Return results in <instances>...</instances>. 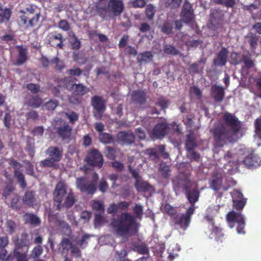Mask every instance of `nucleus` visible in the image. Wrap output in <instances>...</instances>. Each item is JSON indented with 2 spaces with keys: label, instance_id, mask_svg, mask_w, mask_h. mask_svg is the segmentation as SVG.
Here are the masks:
<instances>
[{
  "label": "nucleus",
  "instance_id": "obj_11",
  "mask_svg": "<svg viewBox=\"0 0 261 261\" xmlns=\"http://www.w3.org/2000/svg\"><path fill=\"white\" fill-rule=\"evenodd\" d=\"M49 159L41 162L43 166L54 167L55 162H58L61 159V152L57 147H51L47 150Z\"/></svg>",
  "mask_w": 261,
  "mask_h": 261
},
{
  "label": "nucleus",
  "instance_id": "obj_8",
  "mask_svg": "<svg viewBox=\"0 0 261 261\" xmlns=\"http://www.w3.org/2000/svg\"><path fill=\"white\" fill-rule=\"evenodd\" d=\"M227 220L230 228L234 226V224L237 223V230L239 234H243L245 233V219L244 216L240 213L231 212L227 215Z\"/></svg>",
  "mask_w": 261,
  "mask_h": 261
},
{
  "label": "nucleus",
  "instance_id": "obj_1",
  "mask_svg": "<svg viewBox=\"0 0 261 261\" xmlns=\"http://www.w3.org/2000/svg\"><path fill=\"white\" fill-rule=\"evenodd\" d=\"M223 120V122L218 123L213 130L215 144L217 147L223 146L227 141H235L241 128L240 121L230 113H224Z\"/></svg>",
  "mask_w": 261,
  "mask_h": 261
},
{
  "label": "nucleus",
  "instance_id": "obj_7",
  "mask_svg": "<svg viewBox=\"0 0 261 261\" xmlns=\"http://www.w3.org/2000/svg\"><path fill=\"white\" fill-rule=\"evenodd\" d=\"M27 236L24 234L20 241L18 240L15 242L16 248L13 254L17 261H28L27 253L29 250L30 241L27 239Z\"/></svg>",
  "mask_w": 261,
  "mask_h": 261
},
{
  "label": "nucleus",
  "instance_id": "obj_29",
  "mask_svg": "<svg viewBox=\"0 0 261 261\" xmlns=\"http://www.w3.org/2000/svg\"><path fill=\"white\" fill-rule=\"evenodd\" d=\"M106 155L108 159L113 160L116 158L120 156L121 155V153L118 149L110 147H107Z\"/></svg>",
  "mask_w": 261,
  "mask_h": 261
},
{
  "label": "nucleus",
  "instance_id": "obj_19",
  "mask_svg": "<svg viewBox=\"0 0 261 261\" xmlns=\"http://www.w3.org/2000/svg\"><path fill=\"white\" fill-rule=\"evenodd\" d=\"M129 170L131 171L133 176L135 178L136 181V187L139 191H149L151 187L149 184L144 181H142L140 177L139 176L138 172L133 170L132 171L131 168L129 167Z\"/></svg>",
  "mask_w": 261,
  "mask_h": 261
},
{
  "label": "nucleus",
  "instance_id": "obj_3",
  "mask_svg": "<svg viewBox=\"0 0 261 261\" xmlns=\"http://www.w3.org/2000/svg\"><path fill=\"white\" fill-rule=\"evenodd\" d=\"M111 225L120 235L135 232L137 228L135 218L128 213H122L118 220H114L111 222Z\"/></svg>",
  "mask_w": 261,
  "mask_h": 261
},
{
  "label": "nucleus",
  "instance_id": "obj_39",
  "mask_svg": "<svg viewBox=\"0 0 261 261\" xmlns=\"http://www.w3.org/2000/svg\"><path fill=\"white\" fill-rule=\"evenodd\" d=\"M160 171L162 175L165 177H167L170 175V167L165 163H162L160 165Z\"/></svg>",
  "mask_w": 261,
  "mask_h": 261
},
{
  "label": "nucleus",
  "instance_id": "obj_60",
  "mask_svg": "<svg viewBox=\"0 0 261 261\" xmlns=\"http://www.w3.org/2000/svg\"><path fill=\"white\" fill-rule=\"evenodd\" d=\"M51 62L56 64V68L58 70H61L64 67V65L62 61H60L58 58H55L52 60Z\"/></svg>",
  "mask_w": 261,
  "mask_h": 261
},
{
  "label": "nucleus",
  "instance_id": "obj_61",
  "mask_svg": "<svg viewBox=\"0 0 261 261\" xmlns=\"http://www.w3.org/2000/svg\"><path fill=\"white\" fill-rule=\"evenodd\" d=\"M181 0H167V4L173 8L178 7L180 3Z\"/></svg>",
  "mask_w": 261,
  "mask_h": 261
},
{
  "label": "nucleus",
  "instance_id": "obj_51",
  "mask_svg": "<svg viewBox=\"0 0 261 261\" xmlns=\"http://www.w3.org/2000/svg\"><path fill=\"white\" fill-rule=\"evenodd\" d=\"M43 251L41 246H38L34 248L32 252V255L34 258L40 256Z\"/></svg>",
  "mask_w": 261,
  "mask_h": 261
},
{
  "label": "nucleus",
  "instance_id": "obj_2",
  "mask_svg": "<svg viewBox=\"0 0 261 261\" xmlns=\"http://www.w3.org/2000/svg\"><path fill=\"white\" fill-rule=\"evenodd\" d=\"M54 196L55 201L58 203L57 205L58 209H60L61 206L70 207L75 201V198L71 190L63 181L57 184Z\"/></svg>",
  "mask_w": 261,
  "mask_h": 261
},
{
  "label": "nucleus",
  "instance_id": "obj_59",
  "mask_svg": "<svg viewBox=\"0 0 261 261\" xmlns=\"http://www.w3.org/2000/svg\"><path fill=\"white\" fill-rule=\"evenodd\" d=\"M231 59L232 60V63L234 64H238L241 62V59L237 53H232L230 55Z\"/></svg>",
  "mask_w": 261,
  "mask_h": 261
},
{
  "label": "nucleus",
  "instance_id": "obj_63",
  "mask_svg": "<svg viewBox=\"0 0 261 261\" xmlns=\"http://www.w3.org/2000/svg\"><path fill=\"white\" fill-rule=\"evenodd\" d=\"M103 213H96L95 215V224L96 225H100L102 222L103 219L102 214Z\"/></svg>",
  "mask_w": 261,
  "mask_h": 261
},
{
  "label": "nucleus",
  "instance_id": "obj_40",
  "mask_svg": "<svg viewBox=\"0 0 261 261\" xmlns=\"http://www.w3.org/2000/svg\"><path fill=\"white\" fill-rule=\"evenodd\" d=\"M57 224L59 226L63 229V232L69 236L71 233V230L69 228V225L64 221H58Z\"/></svg>",
  "mask_w": 261,
  "mask_h": 261
},
{
  "label": "nucleus",
  "instance_id": "obj_20",
  "mask_svg": "<svg viewBox=\"0 0 261 261\" xmlns=\"http://www.w3.org/2000/svg\"><path fill=\"white\" fill-rule=\"evenodd\" d=\"M233 204L237 209L243 208L246 202L242 194L237 190H234L231 193Z\"/></svg>",
  "mask_w": 261,
  "mask_h": 261
},
{
  "label": "nucleus",
  "instance_id": "obj_49",
  "mask_svg": "<svg viewBox=\"0 0 261 261\" xmlns=\"http://www.w3.org/2000/svg\"><path fill=\"white\" fill-rule=\"evenodd\" d=\"M146 153L149 155L150 158L152 160H156L158 158L157 149L155 148L147 149Z\"/></svg>",
  "mask_w": 261,
  "mask_h": 261
},
{
  "label": "nucleus",
  "instance_id": "obj_46",
  "mask_svg": "<svg viewBox=\"0 0 261 261\" xmlns=\"http://www.w3.org/2000/svg\"><path fill=\"white\" fill-rule=\"evenodd\" d=\"M42 99L38 97H33L29 102V105L31 107L38 108L42 103Z\"/></svg>",
  "mask_w": 261,
  "mask_h": 261
},
{
  "label": "nucleus",
  "instance_id": "obj_34",
  "mask_svg": "<svg viewBox=\"0 0 261 261\" xmlns=\"http://www.w3.org/2000/svg\"><path fill=\"white\" fill-rule=\"evenodd\" d=\"M91 204L93 209L96 211L97 213H104V207L102 202L100 201L93 200L91 202Z\"/></svg>",
  "mask_w": 261,
  "mask_h": 261
},
{
  "label": "nucleus",
  "instance_id": "obj_58",
  "mask_svg": "<svg viewBox=\"0 0 261 261\" xmlns=\"http://www.w3.org/2000/svg\"><path fill=\"white\" fill-rule=\"evenodd\" d=\"M190 94L193 96H196L199 98L201 96V92L200 90L195 87H192L190 89Z\"/></svg>",
  "mask_w": 261,
  "mask_h": 261
},
{
  "label": "nucleus",
  "instance_id": "obj_10",
  "mask_svg": "<svg viewBox=\"0 0 261 261\" xmlns=\"http://www.w3.org/2000/svg\"><path fill=\"white\" fill-rule=\"evenodd\" d=\"M35 12V9L32 6L28 7L25 12H24V15L21 16V23L23 25H25L26 28L33 27L36 25L40 15L39 13H37L33 17L29 16V14H33Z\"/></svg>",
  "mask_w": 261,
  "mask_h": 261
},
{
  "label": "nucleus",
  "instance_id": "obj_30",
  "mask_svg": "<svg viewBox=\"0 0 261 261\" xmlns=\"http://www.w3.org/2000/svg\"><path fill=\"white\" fill-rule=\"evenodd\" d=\"M11 16V10L7 8H3L0 4V22L8 21Z\"/></svg>",
  "mask_w": 261,
  "mask_h": 261
},
{
  "label": "nucleus",
  "instance_id": "obj_17",
  "mask_svg": "<svg viewBox=\"0 0 261 261\" xmlns=\"http://www.w3.org/2000/svg\"><path fill=\"white\" fill-rule=\"evenodd\" d=\"M222 172L221 169H217L214 171L212 177L210 180L211 188L215 191L219 190L222 185Z\"/></svg>",
  "mask_w": 261,
  "mask_h": 261
},
{
  "label": "nucleus",
  "instance_id": "obj_16",
  "mask_svg": "<svg viewBox=\"0 0 261 261\" xmlns=\"http://www.w3.org/2000/svg\"><path fill=\"white\" fill-rule=\"evenodd\" d=\"M167 125L166 122L163 121L161 123H158L152 130H148V133L152 139H160L164 136L167 133Z\"/></svg>",
  "mask_w": 261,
  "mask_h": 261
},
{
  "label": "nucleus",
  "instance_id": "obj_50",
  "mask_svg": "<svg viewBox=\"0 0 261 261\" xmlns=\"http://www.w3.org/2000/svg\"><path fill=\"white\" fill-rule=\"evenodd\" d=\"M65 115L70 120V122L73 123L77 121L79 118V115L74 112L66 113Z\"/></svg>",
  "mask_w": 261,
  "mask_h": 261
},
{
  "label": "nucleus",
  "instance_id": "obj_45",
  "mask_svg": "<svg viewBox=\"0 0 261 261\" xmlns=\"http://www.w3.org/2000/svg\"><path fill=\"white\" fill-rule=\"evenodd\" d=\"M231 158L233 159V162H232V164H233V165L232 166V168L234 167H237L239 164V162L238 160L236 161H234V159L236 158L235 155L231 154L230 152H228L224 156V159L226 161H227L229 162V163H230V164L231 162V161H230V159Z\"/></svg>",
  "mask_w": 261,
  "mask_h": 261
},
{
  "label": "nucleus",
  "instance_id": "obj_33",
  "mask_svg": "<svg viewBox=\"0 0 261 261\" xmlns=\"http://www.w3.org/2000/svg\"><path fill=\"white\" fill-rule=\"evenodd\" d=\"M99 139L100 141L104 144H111L114 142V138L107 133H100Z\"/></svg>",
  "mask_w": 261,
  "mask_h": 261
},
{
  "label": "nucleus",
  "instance_id": "obj_38",
  "mask_svg": "<svg viewBox=\"0 0 261 261\" xmlns=\"http://www.w3.org/2000/svg\"><path fill=\"white\" fill-rule=\"evenodd\" d=\"M132 246L133 247V249L140 254H145L148 252V248L143 244H141L140 245H136L133 244Z\"/></svg>",
  "mask_w": 261,
  "mask_h": 261
},
{
  "label": "nucleus",
  "instance_id": "obj_25",
  "mask_svg": "<svg viewBox=\"0 0 261 261\" xmlns=\"http://www.w3.org/2000/svg\"><path fill=\"white\" fill-rule=\"evenodd\" d=\"M227 57V51L226 49L222 48L218 54V57L214 60L216 65L223 66L225 64Z\"/></svg>",
  "mask_w": 261,
  "mask_h": 261
},
{
  "label": "nucleus",
  "instance_id": "obj_41",
  "mask_svg": "<svg viewBox=\"0 0 261 261\" xmlns=\"http://www.w3.org/2000/svg\"><path fill=\"white\" fill-rule=\"evenodd\" d=\"M137 218L141 219L143 215V207L140 204H136L133 209Z\"/></svg>",
  "mask_w": 261,
  "mask_h": 261
},
{
  "label": "nucleus",
  "instance_id": "obj_31",
  "mask_svg": "<svg viewBox=\"0 0 261 261\" xmlns=\"http://www.w3.org/2000/svg\"><path fill=\"white\" fill-rule=\"evenodd\" d=\"M90 237V236L89 234H83L81 238L79 237L76 239L74 243L80 246L81 248H84L86 247Z\"/></svg>",
  "mask_w": 261,
  "mask_h": 261
},
{
  "label": "nucleus",
  "instance_id": "obj_64",
  "mask_svg": "<svg viewBox=\"0 0 261 261\" xmlns=\"http://www.w3.org/2000/svg\"><path fill=\"white\" fill-rule=\"evenodd\" d=\"M27 88L33 93H37L39 91V87L37 85L34 84H29L27 85Z\"/></svg>",
  "mask_w": 261,
  "mask_h": 261
},
{
  "label": "nucleus",
  "instance_id": "obj_22",
  "mask_svg": "<svg viewBox=\"0 0 261 261\" xmlns=\"http://www.w3.org/2000/svg\"><path fill=\"white\" fill-rule=\"evenodd\" d=\"M117 139L119 141L122 142L125 144L132 143L135 139L134 136L130 133H126L125 132H121L119 133L117 136Z\"/></svg>",
  "mask_w": 261,
  "mask_h": 261
},
{
  "label": "nucleus",
  "instance_id": "obj_18",
  "mask_svg": "<svg viewBox=\"0 0 261 261\" xmlns=\"http://www.w3.org/2000/svg\"><path fill=\"white\" fill-rule=\"evenodd\" d=\"M181 17L183 21L189 23L194 18L193 10L191 5L187 2H185L181 13Z\"/></svg>",
  "mask_w": 261,
  "mask_h": 261
},
{
  "label": "nucleus",
  "instance_id": "obj_24",
  "mask_svg": "<svg viewBox=\"0 0 261 261\" xmlns=\"http://www.w3.org/2000/svg\"><path fill=\"white\" fill-rule=\"evenodd\" d=\"M34 196L33 192L28 191L23 198V202L29 206H33L35 205H37L38 203V200L35 198Z\"/></svg>",
  "mask_w": 261,
  "mask_h": 261
},
{
  "label": "nucleus",
  "instance_id": "obj_36",
  "mask_svg": "<svg viewBox=\"0 0 261 261\" xmlns=\"http://www.w3.org/2000/svg\"><path fill=\"white\" fill-rule=\"evenodd\" d=\"M24 218L27 222L32 224L37 225L40 223L39 219L33 214H27L24 216Z\"/></svg>",
  "mask_w": 261,
  "mask_h": 261
},
{
  "label": "nucleus",
  "instance_id": "obj_28",
  "mask_svg": "<svg viewBox=\"0 0 261 261\" xmlns=\"http://www.w3.org/2000/svg\"><path fill=\"white\" fill-rule=\"evenodd\" d=\"M161 210L164 212L167 213L170 215L172 217H174L175 223L177 224H178L180 226V225L176 222V218L177 217H180V216L177 215L175 216V214L176 212V210L174 208L172 207L170 205L168 204H163L161 207ZM182 215H181V216Z\"/></svg>",
  "mask_w": 261,
  "mask_h": 261
},
{
  "label": "nucleus",
  "instance_id": "obj_6",
  "mask_svg": "<svg viewBox=\"0 0 261 261\" xmlns=\"http://www.w3.org/2000/svg\"><path fill=\"white\" fill-rule=\"evenodd\" d=\"M123 9L124 5L122 0H110L108 5L105 6H101V4L98 6V13L102 17H105L110 12L115 16L120 15Z\"/></svg>",
  "mask_w": 261,
  "mask_h": 261
},
{
  "label": "nucleus",
  "instance_id": "obj_43",
  "mask_svg": "<svg viewBox=\"0 0 261 261\" xmlns=\"http://www.w3.org/2000/svg\"><path fill=\"white\" fill-rule=\"evenodd\" d=\"M154 7L152 5H148L146 8V14L148 19H152L155 13Z\"/></svg>",
  "mask_w": 261,
  "mask_h": 261
},
{
  "label": "nucleus",
  "instance_id": "obj_14",
  "mask_svg": "<svg viewBox=\"0 0 261 261\" xmlns=\"http://www.w3.org/2000/svg\"><path fill=\"white\" fill-rule=\"evenodd\" d=\"M86 161L90 166L101 167L103 164L102 155L96 150H91L86 158Z\"/></svg>",
  "mask_w": 261,
  "mask_h": 261
},
{
  "label": "nucleus",
  "instance_id": "obj_4",
  "mask_svg": "<svg viewBox=\"0 0 261 261\" xmlns=\"http://www.w3.org/2000/svg\"><path fill=\"white\" fill-rule=\"evenodd\" d=\"M187 195L191 205L187 209L185 214L176 218V222L179 224L180 227L184 230L189 226L190 223L191 217L194 213L195 207L194 203L198 200L199 193L197 190H194L188 192Z\"/></svg>",
  "mask_w": 261,
  "mask_h": 261
},
{
  "label": "nucleus",
  "instance_id": "obj_37",
  "mask_svg": "<svg viewBox=\"0 0 261 261\" xmlns=\"http://www.w3.org/2000/svg\"><path fill=\"white\" fill-rule=\"evenodd\" d=\"M127 252L125 249H122L120 251H116L115 255V261H129L124 257L126 256Z\"/></svg>",
  "mask_w": 261,
  "mask_h": 261
},
{
  "label": "nucleus",
  "instance_id": "obj_54",
  "mask_svg": "<svg viewBox=\"0 0 261 261\" xmlns=\"http://www.w3.org/2000/svg\"><path fill=\"white\" fill-rule=\"evenodd\" d=\"M243 162L244 164L248 167H251L252 166H256V164L251 157H246L244 160Z\"/></svg>",
  "mask_w": 261,
  "mask_h": 261
},
{
  "label": "nucleus",
  "instance_id": "obj_5",
  "mask_svg": "<svg viewBox=\"0 0 261 261\" xmlns=\"http://www.w3.org/2000/svg\"><path fill=\"white\" fill-rule=\"evenodd\" d=\"M219 208L220 206L219 205L210 206L207 209L204 218V220L210 224V229L212 231V233L210 234V238L211 239L214 238L216 240H218L222 236L221 229L214 226L213 221L214 217L218 213Z\"/></svg>",
  "mask_w": 261,
  "mask_h": 261
},
{
  "label": "nucleus",
  "instance_id": "obj_42",
  "mask_svg": "<svg viewBox=\"0 0 261 261\" xmlns=\"http://www.w3.org/2000/svg\"><path fill=\"white\" fill-rule=\"evenodd\" d=\"M134 98L140 103L144 101L145 98V94L142 91H135L134 94Z\"/></svg>",
  "mask_w": 261,
  "mask_h": 261
},
{
  "label": "nucleus",
  "instance_id": "obj_44",
  "mask_svg": "<svg viewBox=\"0 0 261 261\" xmlns=\"http://www.w3.org/2000/svg\"><path fill=\"white\" fill-rule=\"evenodd\" d=\"M16 228V224L11 221L8 220L6 224V230L10 234L12 233Z\"/></svg>",
  "mask_w": 261,
  "mask_h": 261
},
{
  "label": "nucleus",
  "instance_id": "obj_23",
  "mask_svg": "<svg viewBox=\"0 0 261 261\" xmlns=\"http://www.w3.org/2000/svg\"><path fill=\"white\" fill-rule=\"evenodd\" d=\"M212 94L216 100L220 101L224 97V89L219 86L214 85L212 88Z\"/></svg>",
  "mask_w": 261,
  "mask_h": 261
},
{
  "label": "nucleus",
  "instance_id": "obj_57",
  "mask_svg": "<svg viewBox=\"0 0 261 261\" xmlns=\"http://www.w3.org/2000/svg\"><path fill=\"white\" fill-rule=\"evenodd\" d=\"M172 29V25L169 23H165L162 28V31L166 34H170Z\"/></svg>",
  "mask_w": 261,
  "mask_h": 261
},
{
  "label": "nucleus",
  "instance_id": "obj_62",
  "mask_svg": "<svg viewBox=\"0 0 261 261\" xmlns=\"http://www.w3.org/2000/svg\"><path fill=\"white\" fill-rule=\"evenodd\" d=\"M136 135L141 140L145 139L146 135L145 132L140 128H138L136 130Z\"/></svg>",
  "mask_w": 261,
  "mask_h": 261
},
{
  "label": "nucleus",
  "instance_id": "obj_26",
  "mask_svg": "<svg viewBox=\"0 0 261 261\" xmlns=\"http://www.w3.org/2000/svg\"><path fill=\"white\" fill-rule=\"evenodd\" d=\"M17 48L18 55L15 64L19 65L22 64L27 60V53L25 48L22 46H17Z\"/></svg>",
  "mask_w": 261,
  "mask_h": 261
},
{
  "label": "nucleus",
  "instance_id": "obj_52",
  "mask_svg": "<svg viewBox=\"0 0 261 261\" xmlns=\"http://www.w3.org/2000/svg\"><path fill=\"white\" fill-rule=\"evenodd\" d=\"M164 50L165 53L168 54L176 55L178 53L176 49L171 45L165 46Z\"/></svg>",
  "mask_w": 261,
  "mask_h": 261
},
{
  "label": "nucleus",
  "instance_id": "obj_13",
  "mask_svg": "<svg viewBox=\"0 0 261 261\" xmlns=\"http://www.w3.org/2000/svg\"><path fill=\"white\" fill-rule=\"evenodd\" d=\"M73 242H71L67 239H64L59 244V250L62 254L67 252L69 249H71L72 254L75 257H80L81 256V251L75 245Z\"/></svg>",
  "mask_w": 261,
  "mask_h": 261
},
{
  "label": "nucleus",
  "instance_id": "obj_21",
  "mask_svg": "<svg viewBox=\"0 0 261 261\" xmlns=\"http://www.w3.org/2000/svg\"><path fill=\"white\" fill-rule=\"evenodd\" d=\"M11 165H13L15 169V176L17 178L18 183L22 188H24L26 186V184L24 181V175L22 174L21 172L17 170L21 167V165L19 163L12 161Z\"/></svg>",
  "mask_w": 261,
  "mask_h": 261
},
{
  "label": "nucleus",
  "instance_id": "obj_53",
  "mask_svg": "<svg viewBox=\"0 0 261 261\" xmlns=\"http://www.w3.org/2000/svg\"><path fill=\"white\" fill-rule=\"evenodd\" d=\"M146 4L144 0H135L131 2V4L134 8H142Z\"/></svg>",
  "mask_w": 261,
  "mask_h": 261
},
{
  "label": "nucleus",
  "instance_id": "obj_56",
  "mask_svg": "<svg viewBox=\"0 0 261 261\" xmlns=\"http://www.w3.org/2000/svg\"><path fill=\"white\" fill-rule=\"evenodd\" d=\"M57 106L58 102L56 100H50L46 103L45 107L48 110H53Z\"/></svg>",
  "mask_w": 261,
  "mask_h": 261
},
{
  "label": "nucleus",
  "instance_id": "obj_15",
  "mask_svg": "<svg viewBox=\"0 0 261 261\" xmlns=\"http://www.w3.org/2000/svg\"><path fill=\"white\" fill-rule=\"evenodd\" d=\"M196 145V144L193 135L190 133L187 136L186 143V148L188 151L187 156L191 160L197 161L199 159V155L193 150V148Z\"/></svg>",
  "mask_w": 261,
  "mask_h": 261
},
{
  "label": "nucleus",
  "instance_id": "obj_12",
  "mask_svg": "<svg viewBox=\"0 0 261 261\" xmlns=\"http://www.w3.org/2000/svg\"><path fill=\"white\" fill-rule=\"evenodd\" d=\"M91 105L95 110L94 116L96 119H100L102 117V113L106 110L105 100L99 96H94L92 97Z\"/></svg>",
  "mask_w": 261,
  "mask_h": 261
},
{
  "label": "nucleus",
  "instance_id": "obj_27",
  "mask_svg": "<svg viewBox=\"0 0 261 261\" xmlns=\"http://www.w3.org/2000/svg\"><path fill=\"white\" fill-rule=\"evenodd\" d=\"M70 90L76 95H83L88 92L89 89L81 84H74L71 87Z\"/></svg>",
  "mask_w": 261,
  "mask_h": 261
},
{
  "label": "nucleus",
  "instance_id": "obj_32",
  "mask_svg": "<svg viewBox=\"0 0 261 261\" xmlns=\"http://www.w3.org/2000/svg\"><path fill=\"white\" fill-rule=\"evenodd\" d=\"M71 128L68 125L58 128L59 134L64 139L68 138L70 136Z\"/></svg>",
  "mask_w": 261,
  "mask_h": 261
},
{
  "label": "nucleus",
  "instance_id": "obj_55",
  "mask_svg": "<svg viewBox=\"0 0 261 261\" xmlns=\"http://www.w3.org/2000/svg\"><path fill=\"white\" fill-rule=\"evenodd\" d=\"M11 116L9 113H6L4 119V122L5 126L7 128H9L11 126Z\"/></svg>",
  "mask_w": 261,
  "mask_h": 261
},
{
  "label": "nucleus",
  "instance_id": "obj_47",
  "mask_svg": "<svg viewBox=\"0 0 261 261\" xmlns=\"http://www.w3.org/2000/svg\"><path fill=\"white\" fill-rule=\"evenodd\" d=\"M256 134L261 139V117L256 119L255 123Z\"/></svg>",
  "mask_w": 261,
  "mask_h": 261
},
{
  "label": "nucleus",
  "instance_id": "obj_9",
  "mask_svg": "<svg viewBox=\"0 0 261 261\" xmlns=\"http://www.w3.org/2000/svg\"><path fill=\"white\" fill-rule=\"evenodd\" d=\"M98 176L96 173L93 175V179L92 181H88L85 177L77 178L76 179V187L82 192H85L88 194H93L96 190V182Z\"/></svg>",
  "mask_w": 261,
  "mask_h": 261
},
{
  "label": "nucleus",
  "instance_id": "obj_48",
  "mask_svg": "<svg viewBox=\"0 0 261 261\" xmlns=\"http://www.w3.org/2000/svg\"><path fill=\"white\" fill-rule=\"evenodd\" d=\"M58 27L64 31H67L70 29V25L68 22L65 20H61L59 21L58 24Z\"/></svg>",
  "mask_w": 261,
  "mask_h": 261
},
{
  "label": "nucleus",
  "instance_id": "obj_35",
  "mask_svg": "<svg viewBox=\"0 0 261 261\" xmlns=\"http://www.w3.org/2000/svg\"><path fill=\"white\" fill-rule=\"evenodd\" d=\"M152 58V55L150 52L146 51L138 56L137 59L140 62H149L151 61Z\"/></svg>",
  "mask_w": 261,
  "mask_h": 261
}]
</instances>
